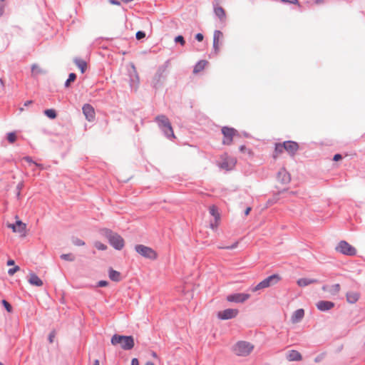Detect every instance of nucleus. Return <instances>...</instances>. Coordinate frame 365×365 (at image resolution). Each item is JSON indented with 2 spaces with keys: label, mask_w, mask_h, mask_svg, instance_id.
<instances>
[{
  "label": "nucleus",
  "mask_w": 365,
  "mask_h": 365,
  "mask_svg": "<svg viewBox=\"0 0 365 365\" xmlns=\"http://www.w3.org/2000/svg\"><path fill=\"white\" fill-rule=\"evenodd\" d=\"M111 344L114 346L120 344L124 350H130L133 348L135 343L132 336H123L114 334L111 338Z\"/></svg>",
  "instance_id": "nucleus-1"
},
{
  "label": "nucleus",
  "mask_w": 365,
  "mask_h": 365,
  "mask_svg": "<svg viewBox=\"0 0 365 365\" xmlns=\"http://www.w3.org/2000/svg\"><path fill=\"white\" fill-rule=\"evenodd\" d=\"M104 235L110 245L115 250H120L123 248L125 245L124 240L118 233L113 232L109 230H106L104 231Z\"/></svg>",
  "instance_id": "nucleus-2"
},
{
  "label": "nucleus",
  "mask_w": 365,
  "mask_h": 365,
  "mask_svg": "<svg viewBox=\"0 0 365 365\" xmlns=\"http://www.w3.org/2000/svg\"><path fill=\"white\" fill-rule=\"evenodd\" d=\"M254 349V345L247 341H238L234 346V352L240 356H247Z\"/></svg>",
  "instance_id": "nucleus-3"
},
{
  "label": "nucleus",
  "mask_w": 365,
  "mask_h": 365,
  "mask_svg": "<svg viewBox=\"0 0 365 365\" xmlns=\"http://www.w3.org/2000/svg\"><path fill=\"white\" fill-rule=\"evenodd\" d=\"M280 280L281 277L279 274H272L257 284L255 287L252 289V291L255 292L259 289L269 287L277 284Z\"/></svg>",
  "instance_id": "nucleus-4"
},
{
  "label": "nucleus",
  "mask_w": 365,
  "mask_h": 365,
  "mask_svg": "<svg viewBox=\"0 0 365 365\" xmlns=\"http://www.w3.org/2000/svg\"><path fill=\"white\" fill-rule=\"evenodd\" d=\"M135 251L143 257L150 259H156L158 258L157 252L150 247L143 245H138L135 247Z\"/></svg>",
  "instance_id": "nucleus-5"
},
{
  "label": "nucleus",
  "mask_w": 365,
  "mask_h": 365,
  "mask_svg": "<svg viewBox=\"0 0 365 365\" xmlns=\"http://www.w3.org/2000/svg\"><path fill=\"white\" fill-rule=\"evenodd\" d=\"M336 251L348 256H354L356 254V250L346 241H340L335 248Z\"/></svg>",
  "instance_id": "nucleus-6"
},
{
  "label": "nucleus",
  "mask_w": 365,
  "mask_h": 365,
  "mask_svg": "<svg viewBox=\"0 0 365 365\" xmlns=\"http://www.w3.org/2000/svg\"><path fill=\"white\" fill-rule=\"evenodd\" d=\"M155 120L158 123L159 125L163 129V131L168 136L172 135L173 137H175L170 123L165 115H158L156 117Z\"/></svg>",
  "instance_id": "nucleus-7"
},
{
  "label": "nucleus",
  "mask_w": 365,
  "mask_h": 365,
  "mask_svg": "<svg viewBox=\"0 0 365 365\" xmlns=\"http://www.w3.org/2000/svg\"><path fill=\"white\" fill-rule=\"evenodd\" d=\"M223 134L222 143L225 145H230L232 142L233 137L237 134V130L232 128L223 127L222 128Z\"/></svg>",
  "instance_id": "nucleus-8"
},
{
  "label": "nucleus",
  "mask_w": 365,
  "mask_h": 365,
  "mask_svg": "<svg viewBox=\"0 0 365 365\" xmlns=\"http://www.w3.org/2000/svg\"><path fill=\"white\" fill-rule=\"evenodd\" d=\"M250 294L246 293H236L230 294L226 299L230 302L243 303L250 299Z\"/></svg>",
  "instance_id": "nucleus-9"
},
{
  "label": "nucleus",
  "mask_w": 365,
  "mask_h": 365,
  "mask_svg": "<svg viewBox=\"0 0 365 365\" xmlns=\"http://www.w3.org/2000/svg\"><path fill=\"white\" fill-rule=\"evenodd\" d=\"M239 311L237 309H227L217 313V317L222 320H227L237 317Z\"/></svg>",
  "instance_id": "nucleus-10"
},
{
  "label": "nucleus",
  "mask_w": 365,
  "mask_h": 365,
  "mask_svg": "<svg viewBox=\"0 0 365 365\" xmlns=\"http://www.w3.org/2000/svg\"><path fill=\"white\" fill-rule=\"evenodd\" d=\"M223 39V34L220 31H215L213 34V48L216 54L220 51L222 41Z\"/></svg>",
  "instance_id": "nucleus-11"
},
{
  "label": "nucleus",
  "mask_w": 365,
  "mask_h": 365,
  "mask_svg": "<svg viewBox=\"0 0 365 365\" xmlns=\"http://www.w3.org/2000/svg\"><path fill=\"white\" fill-rule=\"evenodd\" d=\"M285 151H287L290 155H294L299 149V145L297 143L294 141H285L283 143Z\"/></svg>",
  "instance_id": "nucleus-12"
},
{
  "label": "nucleus",
  "mask_w": 365,
  "mask_h": 365,
  "mask_svg": "<svg viewBox=\"0 0 365 365\" xmlns=\"http://www.w3.org/2000/svg\"><path fill=\"white\" fill-rule=\"evenodd\" d=\"M277 180L282 184H287L291 180L289 173L284 169L282 168L277 173Z\"/></svg>",
  "instance_id": "nucleus-13"
},
{
  "label": "nucleus",
  "mask_w": 365,
  "mask_h": 365,
  "mask_svg": "<svg viewBox=\"0 0 365 365\" xmlns=\"http://www.w3.org/2000/svg\"><path fill=\"white\" fill-rule=\"evenodd\" d=\"M236 161L231 158H225L220 163V167L226 170H232L235 165Z\"/></svg>",
  "instance_id": "nucleus-14"
},
{
  "label": "nucleus",
  "mask_w": 365,
  "mask_h": 365,
  "mask_svg": "<svg viewBox=\"0 0 365 365\" xmlns=\"http://www.w3.org/2000/svg\"><path fill=\"white\" fill-rule=\"evenodd\" d=\"M214 13L219 18L220 21L225 22L226 20V12L225 9L219 5V2L214 4Z\"/></svg>",
  "instance_id": "nucleus-15"
},
{
  "label": "nucleus",
  "mask_w": 365,
  "mask_h": 365,
  "mask_svg": "<svg viewBox=\"0 0 365 365\" xmlns=\"http://www.w3.org/2000/svg\"><path fill=\"white\" fill-rule=\"evenodd\" d=\"M334 303L332 302L324 300L319 301L316 304L317 308L322 312L329 311L334 308Z\"/></svg>",
  "instance_id": "nucleus-16"
},
{
  "label": "nucleus",
  "mask_w": 365,
  "mask_h": 365,
  "mask_svg": "<svg viewBox=\"0 0 365 365\" xmlns=\"http://www.w3.org/2000/svg\"><path fill=\"white\" fill-rule=\"evenodd\" d=\"M83 113L86 116V118L91 121L95 118V111L93 108L89 104H85L83 107Z\"/></svg>",
  "instance_id": "nucleus-17"
},
{
  "label": "nucleus",
  "mask_w": 365,
  "mask_h": 365,
  "mask_svg": "<svg viewBox=\"0 0 365 365\" xmlns=\"http://www.w3.org/2000/svg\"><path fill=\"white\" fill-rule=\"evenodd\" d=\"M322 290L329 292L331 295H336L340 292L341 286L339 284H335L330 287L324 285L322 287Z\"/></svg>",
  "instance_id": "nucleus-18"
},
{
  "label": "nucleus",
  "mask_w": 365,
  "mask_h": 365,
  "mask_svg": "<svg viewBox=\"0 0 365 365\" xmlns=\"http://www.w3.org/2000/svg\"><path fill=\"white\" fill-rule=\"evenodd\" d=\"M346 302L349 304H355L360 298V294L357 292L350 291L346 294Z\"/></svg>",
  "instance_id": "nucleus-19"
},
{
  "label": "nucleus",
  "mask_w": 365,
  "mask_h": 365,
  "mask_svg": "<svg viewBox=\"0 0 365 365\" xmlns=\"http://www.w3.org/2000/svg\"><path fill=\"white\" fill-rule=\"evenodd\" d=\"M304 316V311L303 309H299L294 312L291 317V321L293 324L299 322Z\"/></svg>",
  "instance_id": "nucleus-20"
},
{
  "label": "nucleus",
  "mask_w": 365,
  "mask_h": 365,
  "mask_svg": "<svg viewBox=\"0 0 365 365\" xmlns=\"http://www.w3.org/2000/svg\"><path fill=\"white\" fill-rule=\"evenodd\" d=\"M29 282L36 287H41L43 283V281L34 273H30L28 279Z\"/></svg>",
  "instance_id": "nucleus-21"
},
{
  "label": "nucleus",
  "mask_w": 365,
  "mask_h": 365,
  "mask_svg": "<svg viewBox=\"0 0 365 365\" xmlns=\"http://www.w3.org/2000/svg\"><path fill=\"white\" fill-rule=\"evenodd\" d=\"M287 359L289 361H301L302 357L301 354L297 350H291L287 354Z\"/></svg>",
  "instance_id": "nucleus-22"
},
{
  "label": "nucleus",
  "mask_w": 365,
  "mask_h": 365,
  "mask_svg": "<svg viewBox=\"0 0 365 365\" xmlns=\"http://www.w3.org/2000/svg\"><path fill=\"white\" fill-rule=\"evenodd\" d=\"M16 218L18 219V217L16 216ZM16 230L17 233H19L21 237H26V225L21 222L20 220H17L16 221Z\"/></svg>",
  "instance_id": "nucleus-23"
},
{
  "label": "nucleus",
  "mask_w": 365,
  "mask_h": 365,
  "mask_svg": "<svg viewBox=\"0 0 365 365\" xmlns=\"http://www.w3.org/2000/svg\"><path fill=\"white\" fill-rule=\"evenodd\" d=\"M108 276L109 278L114 282H119L121 279L120 273L116 270H114L113 268H109Z\"/></svg>",
  "instance_id": "nucleus-24"
},
{
  "label": "nucleus",
  "mask_w": 365,
  "mask_h": 365,
  "mask_svg": "<svg viewBox=\"0 0 365 365\" xmlns=\"http://www.w3.org/2000/svg\"><path fill=\"white\" fill-rule=\"evenodd\" d=\"M73 61L81 73H83L87 69V63L83 59L79 58H76Z\"/></svg>",
  "instance_id": "nucleus-25"
},
{
  "label": "nucleus",
  "mask_w": 365,
  "mask_h": 365,
  "mask_svg": "<svg viewBox=\"0 0 365 365\" xmlns=\"http://www.w3.org/2000/svg\"><path fill=\"white\" fill-rule=\"evenodd\" d=\"M317 280L314 279H309V278H301L299 279L297 282V284L299 287H306L311 284L317 283Z\"/></svg>",
  "instance_id": "nucleus-26"
},
{
  "label": "nucleus",
  "mask_w": 365,
  "mask_h": 365,
  "mask_svg": "<svg viewBox=\"0 0 365 365\" xmlns=\"http://www.w3.org/2000/svg\"><path fill=\"white\" fill-rule=\"evenodd\" d=\"M285 150L284 143H277L275 145L274 152L273 153V158H277Z\"/></svg>",
  "instance_id": "nucleus-27"
},
{
  "label": "nucleus",
  "mask_w": 365,
  "mask_h": 365,
  "mask_svg": "<svg viewBox=\"0 0 365 365\" xmlns=\"http://www.w3.org/2000/svg\"><path fill=\"white\" fill-rule=\"evenodd\" d=\"M207 64L206 61H200L195 66L193 72L195 73L202 71Z\"/></svg>",
  "instance_id": "nucleus-28"
},
{
  "label": "nucleus",
  "mask_w": 365,
  "mask_h": 365,
  "mask_svg": "<svg viewBox=\"0 0 365 365\" xmlns=\"http://www.w3.org/2000/svg\"><path fill=\"white\" fill-rule=\"evenodd\" d=\"M210 213L215 217V220H220V215L215 205H211L209 208Z\"/></svg>",
  "instance_id": "nucleus-29"
},
{
  "label": "nucleus",
  "mask_w": 365,
  "mask_h": 365,
  "mask_svg": "<svg viewBox=\"0 0 365 365\" xmlns=\"http://www.w3.org/2000/svg\"><path fill=\"white\" fill-rule=\"evenodd\" d=\"M45 115L49 118L54 119L56 117V113L53 109H47L44 110Z\"/></svg>",
  "instance_id": "nucleus-30"
},
{
  "label": "nucleus",
  "mask_w": 365,
  "mask_h": 365,
  "mask_svg": "<svg viewBox=\"0 0 365 365\" xmlns=\"http://www.w3.org/2000/svg\"><path fill=\"white\" fill-rule=\"evenodd\" d=\"M76 78V75L73 73H71L69 74L68 76V78L67 79V81H66L65 83V86L66 88L69 87L70 86V84L71 83H73Z\"/></svg>",
  "instance_id": "nucleus-31"
},
{
  "label": "nucleus",
  "mask_w": 365,
  "mask_h": 365,
  "mask_svg": "<svg viewBox=\"0 0 365 365\" xmlns=\"http://www.w3.org/2000/svg\"><path fill=\"white\" fill-rule=\"evenodd\" d=\"M31 72L34 75H37L43 72L42 69L37 64H34L31 66Z\"/></svg>",
  "instance_id": "nucleus-32"
},
{
  "label": "nucleus",
  "mask_w": 365,
  "mask_h": 365,
  "mask_svg": "<svg viewBox=\"0 0 365 365\" xmlns=\"http://www.w3.org/2000/svg\"><path fill=\"white\" fill-rule=\"evenodd\" d=\"M72 243L75 246L81 247L85 245V242L78 237L72 238Z\"/></svg>",
  "instance_id": "nucleus-33"
},
{
  "label": "nucleus",
  "mask_w": 365,
  "mask_h": 365,
  "mask_svg": "<svg viewBox=\"0 0 365 365\" xmlns=\"http://www.w3.org/2000/svg\"><path fill=\"white\" fill-rule=\"evenodd\" d=\"M94 246L98 250H106L107 249V246L106 245H104L102 242H98V241H97L94 243Z\"/></svg>",
  "instance_id": "nucleus-34"
},
{
  "label": "nucleus",
  "mask_w": 365,
  "mask_h": 365,
  "mask_svg": "<svg viewBox=\"0 0 365 365\" xmlns=\"http://www.w3.org/2000/svg\"><path fill=\"white\" fill-rule=\"evenodd\" d=\"M7 140L10 143H13L16 140V135L15 133H9L7 135Z\"/></svg>",
  "instance_id": "nucleus-35"
},
{
  "label": "nucleus",
  "mask_w": 365,
  "mask_h": 365,
  "mask_svg": "<svg viewBox=\"0 0 365 365\" xmlns=\"http://www.w3.org/2000/svg\"><path fill=\"white\" fill-rule=\"evenodd\" d=\"M61 258L66 261H73L74 257L71 254H63L61 255Z\"/></svg>",
  "instance_id": "nucleus-36"
},
{
  "label": "nucleus",
  "mask_w": 365,
  "mask_h": 365,
  "mask_svg": "<svg viewBox=\"0 0 365 365\" xmlns=\"http://www.w3.org/2000/svg\"><path fill=\"white\" fill-rule=\"evenodd\" d=\"M238 244H239V242L237 241H236L230 246H227V247L219 246L218 248L219 249H225V250H233V249H235L237 247Z\"/></svg>",
  "instance_id": "nucleus-37"
},
{
  "label": "nucleus",
  "mask_w": 365,
  "mask_h": 365,
  "mask_svg": "<svg viewBox=\"0 0 365 365\" xmlns=\"http://www.w3.org/2000/svg\"><path fill=\"white\" fill-rule=\"evenodd\" d=\"M2 304L4 306L5 309L7 310L8 312H12V307L11 305L6 300L2 301Z\"/></svg>",
  "instance_id": "nucleus-38"
},
{
  "label": "nucleus",
  "mask_w": 365,
  "mask_h": 365,
  "mask_svg": "<svg viewBox=\"0 0 365 365\" xmlns=\"http://www.w3.org/2000/svg\"><path fill=\"white\" fill-rule=\"evenodd\" d=\"M20 269L19 266H15L14 268L9 269L8 270V274L9 275H14L16 272H18Z\"/></svg>",
  "instance_id": "nucleus-39"
},
{
  "label": "nucleus",
  "mask_w": 365,
  "mask_h": 365,
  "mask_svg": "<svg viewBox=\"0 0 365 365\" xmlns=\"http://www.w3.org/2000/svg\"><path fill=\"white\" fill-rule=\"evenodd\" d=\"M135 36H136V38H137L138 40H140V39H142V38H145V32H143V31H138V32L136 33Z\"/></svg>",
  "instance_id": "nucleus-40"
},
{
  "label": "nucleus",
  "mask_w": 365,
  "mask_h": 365,
  "mask_svg": "<svg viewBox=\"0 0 365 365\" xmlns=\"http://www.w3.org/2000/svg\"><path fill=\"white\" fill-rule=\"evenodd\" d=\"M24 160H26V162H28V163H30V164H34V165H36V166H38V167H40V168H42L41 165H39V164H38V163H36L34 162V161L32 160V159H31L30 157H25V158H24Z\"/></svg>",
  "instance_id": "nucleus-41"
},
{
  "label": "nucleus",
  "mask_w": 365,
  "mask_h": 365,
  "mask_svg": "<svg viewBox=\"0 0 365 365\" xmlns=\"http://www.w3.org/2000/svg\"><path fill=\"white\" fill-rule=\"evenodd\" d=\"M175 42H178V43H180L182 46H183L185 44V40H184V38L183 36H178L175 39Z\"/></svg>",
  "instance_id": "nucleus-42"
},
{
  "label": "nucleus",
  "mask_w": 365,
  "mask_h": 365,
  "mask_svg": "<svg viewBox=\"0 0 365 365\" xmlns=\"http://www.w3.org/2000/svg\"><path fill=\"white\" fill-rule=\"evenodd\" d=\"M220 220H215V222H212L210 224V227L212 229V230H215L217 228V227L219 226L220 225Z\"/></svg>",
  "instance_id": "nucleus-43"
},
{
  "label": "nucleus",
  "mask_w": 365,
  "mask_h": 365,
  "mask_svg": "<svg viewBox=\"0 0 365 365\" xmlns=\"http://www.w3.org/2000/svg\"><path fill=\"white\" fill-rule=\"evenodd\" d=\"M55 336H56V331L53 330L49 334V336H48V341L50 343H53Z\"/></svg>",
  "instance_id": "nucleus-44"
},
{
  "label": "nucleus",
  "mask_w": 365,
  "mask_h": 365,
  "mask_svg": "<svg viewBox=\"0 0 365 365\" xmlns=\"http://www.w3.org/2000/svg\"><path fill=\"white\" fill-rule=\"evenodd\" d=\"M6 226L11 229L14 232H17L16 224L7 223Z\"/></svg>",
  "instance_id": "nucleus-45"
},
{
  "label": "nucleus",
  "mask_w": 365,
  "mask_h": 365,
  "mask_svg": "<svg viewBox=\"0 0 365 365\" xmlns=\"http://www.w3.org/2000/svg\"><path fill=\"white\" fill-rule=\"evenodd\" d=\"M281 1L283 2L290 3V4H293L299 6V3L298 0H281Z\"/></svg>",
  "instance_id": "nucleus-46"
},
{
  "label": "nucleus",
  "mask_w": 365,
  "mask_h": 365,
  "mask_svg": "<svg viewBox=\"0 0 365 365\" xmlns=\"http://www.w3.org/2000/svg\"><path fill=\"white\" fill-rule=\"evenodd\" d=\"M108 282L107 281H105V280L99 281L98 283V285L100 287H106V286H108Z\"/></svg>",
  "instance_id": "nucleus-47"
},
{
  "label": "nucleus",
  "mask_w": 365,
  "mask_h": 365,
  "mask_svg": "<svg viewBox=\"0 0 365 365\" xmlns=\"http://www.w3.org/2000/svg\"><path fill=\"white\" fill-rule=\"evenodd\" d=\"M203 35L202 34H197L196 36H195V38L198 41H202L203 40Z\"/></svg>",
  "instance_id": "nucleus-48"
},
{
  "label": "nucleus",
  "mask_w": 365,
  "mask_h": 365,
  "mask_svg": "<svg viewBox=\"0 0 365 365\" xmlns=\"http://www.w3.org/2000/svg\"><path fill=\"white\" fill-rule=\"evenodd\" d=\"M131 365H139V361H138V359H136V358L133 359L131 361Z\"/></svg>",
  "instance_id": "nucleus-49"
},
{
  "label": "nucleus",
  "mask_w": 365,
  "mask_h": 365,
  "mask_svg": "<svg viewBox=\"0 0 365 365\" xmlns=\"http://www.w3.org/2000/svg\"><path fill=\"white\" fill-rule=\"evenodd\" d=\"M341 159V155L340 154H336L334 156V158L333 160L334 161H337V160H339Z\"/></svg>",
  "instance_id": "nucleus-50"
},
{
  "label": "nucleus",
  "mask_w": 365,
  "mask_h": 365,
  "mask_svg": "<svg viewBox=\"0 0 365 365\" xmlns=\"http://www.w3.org/2000/svg\"><path fill=\"white\" fill-rule=\"evenodd\" d=\"M23 187H24V183H23L22 182H19V183L17 185V186H16V189H17V190L21 191V189L23 188Z\"/></svg>",
  "instance_id": "nucleus-51"
},
{
  "label": "nucleus",
  "mask_w": 365,
  "mask_h": 365,
  "mask_svg": "<svg viewBox=\"0 0 365 365\" xmlns=\"http://www.w3.org/2000/svg\"><path fill=\"white\" fill-rule=\"evenodd\" d=\"M109 2L111 4H113V5H120V2L117 0H108Z\"/></svg>",
  "instance_id": "nucleus-52"
},
{
  "label": "nucleus",
  "mask_w": 365,
  "mask_h": 365,
  "mask_svg": "<svg viewBox=\"0 0 365 365\" xmlns=\"http://www.w3.org/2000/svg\"><path fill=\"white\" fill-rule=\"evenodd\" d=\"M240 150L241 152H242V153H243V152H245V151L247 150V148H246V146H245V145H241V146L240 147Z\"/></svg>",
  "instance_id": "nucleus-53"
},
{
  "label": "nucleus",
  "mask_w": 365,
  "mask_h": 365,
  "mask_svg": "<svg viewBox=\"0 0 365 365\" xmlns=\"http://www.w3.org/2000/svg\"><path fill=\"white\" fill-rule=\"evenodd\" d=\"M250 210H251V207H247L245 212V215H248L250 214Z\"/></svg>",
  "instance_id": "nucleus-54"
},
{
  "label": "nucleus",
  "mask_w": 365,
  "mask_h": 365,
  "mask_svg": "<svg viewBox=\"0 0 365 365\" xmlns=\"http://www.w3.org/2000/svg\"><path fill=\"white\" fill-rule=\"evenodd\" d=\"M14 264V261L12 260V259H10L7 262V265L10 266V265H13Z\"/></svg>",
  "instance_id": "nucleus-55"
},
{
  "label": "nucleus",
  "mask_w": 365,
  "mask_h": 365,
  "mask_svg": "<svg viewBox=\"0 0 365 365\" xmlns=\"http://www.w3.org/2000/svg\"><path fill=\"white\" fill-rule=\"evenodd\" d=\"M32 103H33L32 101H27L25 102L24 106H28L32 104Z\"/></svg>",
  "instance_id": "nucleus-56"
},
{
  "label": "nucleus",
  "mask_w": 365,
  "mask_h": 365,
  "mask_svg": "<svg viewBox=\"0 0 365 365\" xmlns=\"http://www.w3.org/2000/svg\"><path fill=\"white\" fill-rule=\"evenodd\" d=\"M324 2L323 0H314V3L316 4H322Z\"/></svg>",
  "instance_id": "nucleus-57"
},
{
  "label": "nucleus",
  "mask_w": 365,
  "mask_h": 365,
  "mask_svg": "<svg viewBox=\"0 0 365 365\" xmlns=\"http://www.w3.org/2000/svg\"><path fill=\"white\" fill-rule=\"evenodd\" d=\"M93 365H100L99 361L98 359H96L94 361V364Z\"/></svg>",
  "instance_id": "nucleus-58"
},
{
  "label": "nucleus",
  "mask_w": 365,
  "mask_h": 365,
  "mask_svg": "<svg viewBox=\"0 0 365 365\" xmlns=\"http://www.w3.org/2000/svg\"><path fill=\"white\" fill-rule=\"evenodd\" d=\"M152 356H153V357H154V358H158V355H157V354H156L155 352H154V351H153V352H152Z\"/></svg>",
  "instance_id": "nucleus-59"
},
{
  "label": "nucleus",
  "mask_w": 365,
  "mask_h": 365,
  "mask_svg": "<svg viewBox=\"0 0 365 365\" xmlns=\"http://www.w3.org/2000/svg\"><path fill=\"white\" fill-rule=\"evenodd\" d=\"M145 365H155L153 362L151 361H147Z\"/></svg>",
  "instance_id": "nucleus-60"
},
{
  "label": "nucleus",
  "mask_w": 365,
  "mask_h": 365,
  "mask_svg": "<svg viewBox=\"0 0 365 365\" xmlns=\"http://www.w3.org/2000/svg\"><path fill=\"white\" fill-rule=\"evenodd\" d=\"M20 195H21V191L17 190L16 195H17L18 198H19V197H20Z\"/></svg>",
  "instance_id": "nucleus-61"
},
{
  "label": "nucleus",
  "mask_w": 365,
  "mask_h": 365,
  "mask_svg": "<svg viewBox=\"0 0 365 365\" xmlns=\"http://www.w3.org/2000/svg\"><path fill=\"white\" fill-rule=\"evenodd\" d=\"M0 83H1L2 85L4 84V81L2 79H0Z\"/></svg>",
  "instance_id": "nucleus-62"
},
{
  "label": "nucleus",
  "mask_w": 365,
  "mask_h": 365,
  "mask_svg": "<svg viewBox=\"0 0 365 365\" xmlns=\"http://www.w3.org/2000/svg\"><path fill=\"white\" fill-rule=\"evenodd\" d=\"M249 154H252V152L250 150H248Z\"/></svg>",
  "instance_id": "nucleus-63"
},
{
  "label": "nucleus",
  "mask_w": 365,
  "mask_h": 365,
  "mask_svg": "<svg viewBox=\"0 0 365 365\" xmlns=\"http://www.w3.org/2000/svg\"><path fill=\"white\" fill-rule=\"evenodd\" d=\"M0 365H4L2 363L0 362Z\"/></svg>",
  "instance_id": "nucleus-64"
}]
</instances>
